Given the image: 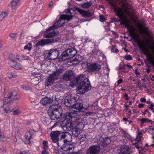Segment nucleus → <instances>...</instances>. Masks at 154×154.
<instances>
[{
    "label": "nucleus",
    "mask_w": 154,
    "mask_h": 154,
    "mask_svg": "<svg viewBox=\"0 0 154 154\" xmlns=\"http://www.w3.org/2000/svg\"><path fill=\"white\" fill-rule=\"evenodd\" d=\"M63 79L66 81H71L73 86H78L77 92L80 94H84L91 88L89 79L86 78L84 75H79L76 78L72 70L67 71L63 76Z\"/></svg>",
    "instance_id": "nucleus-1"
},
{
    "label": "nucleus",
    "mask_w": 154,
    "mask_h": 154,
    "mask_svg": "<svg viewBox=\"0 0 154 154\" xmlns=\"http://www.w3.org/2000/svg\"><path fill=\"white\" fill-rule=\"evenodd\" d=\"M110 142L111 140L109 138L100 137L94 142L95 144L87 150L86 154H98L102 148V147L106 146Z\"/></svg>",
    "instance_id": "nucleus-2"
},
{
    "label": "nucleus",
    "mask_w": 154,
    "mask_h": 154,
    "mask_svg": "<svg viewBox=\"0 0 154 154\" xmlns=\"http://www.w3.org/2000/svg\"><path fill=\"white\" fill-rule=\"evenodd\" d=\"M110 142L111 140L109 138L100 137L94 142L95 144L87 150L86 154H98L102 148V147L106 146Z\"/></svg>",
    "instance_id": "nucleus-3"
},
{
    "label": "nucleus",
    "mask_w": 154,
    "mask_h": 154,
    "mask_svg": "<svg viewBox=\"0 0 154 154\" xmlns=\"http://www.w3.org/2000/svg\"><path fill=\"white\" fill-rule=\"evenodd\" d=\"M126 3H123L122 4V7L123 10L122 8H115V11L117 15L122 20L120 23L122 25H125V27L127 28H129V21L125 19H124L123 18V16L124 14V11L126 13H129V11L126 8L127 5H128L127 0H123Z\"/></svg>",
    "instance_id": "nucleus-4"
},
{
    "label": "nucleus",
    "mask_w": 154,
    "mask_h": 154,
    "mask_svg": "<svg viewBox=\"0 0 154 154\" xmlns=\"http://www.w3.org/2000/svg\"><path fill=\"white\" fill-rule=\"evenodd\" d=\"M60 107V105L57 104L52 105L49 108L48 113L52 120H57L61 117L62 114L59 112Z\"/></svg>",
    "instance_id": "nucleus-5"
},
{
    "label": "nucleus",
    "mask_w": 154,
    "mask_h": 154,
    "mask_svg": "<svg viewBox=\"0 0 154 154\" xmlns=\"http://www.w3.org/2000/svg\"><path fill=\"white\" fill-rule=\"evenodd\" d=\"M60 21H58L55 23L52 26H50L49 28L47 29L46 32L44 34V37L47 38H51L58 35L59 33V32L58 31H53L50 32H48V31L51 30L55 29H57V27H59L60 26L61 27L64 24L63 23V24L60 25Z\"/></svg>",
    "instance_id": "nucleus-6"
},
{
    "label": "nucleus",
    "mask_w": 154,
    "mask_h": 154,
    "mask_svg": "<svg viewBox=\"0 0 154 154\" xmlns=\"http://www.w3.org/2000/svg\"><path fill=\"white\" fill-rule=\"evenodd\" d=\"M76 53V50L74 48H69L63 52L58 59L60 61H64L73 57Z\"/></svg>",
    "instance_id": "nucleus-7"
},
{
    "label": "nucleus",
    "mask_w": 154,
    "mask_h": 154,
    "mask_svg": "<svg viewBox=\"0 0 154 154\" xmlns=\"http://www.w3.org/2000/svg\"><path fill=\"white\" fill-rule=\"evenodd\" d=\"M60 37H58L53 38L42 39L39 41L35 45L36 47L43 46L45 45L58 42L60 40Z\"/></svg>",
    "instance_id": "nucleus-8"
},
{
    "label": "nucleus",
    "mask_w": 154,
    "mask_h": 154,
    "mask_svg": "<svg viewBox=\"0 0 154 154\" xmlns=\"http://www.w3.org/2000/svg\"><path fill=\"white\" fill-rule=\"evenodd\" d=\"M129 33L130 34V36L136 40L137 44V45L139 49L141 50L144 53H146V45L144 44L143 42H140L136 38L135 34L133 30H129Z\"/></svg>",
    "instance_id": "nucleus-9"
},
{
    "label": "nucleus",
    "mask_w": 154,
    "mask_h": 154,
    "mask_svg": "<svg viewBox=\"0 0 154 154\" xmlns=\"http://www.w3.org/2000/svg\"><path fill=\"white\" fill-rule=\"evenodd\" d=\"M11 99L10 96L4 98L3 101L4 104L0 108V112L2 113H7L10 110L9 107L7 104L9 103Z\"/></svg>",
    "instance_id": "nucleus-10"
},
{
    "label": "nucleus",
    "mask_w": 154,
    "mask_h": 154,
    "mask_svg": "<svg viewBox=\"0 0 154 154\" xmlns=\"http://www.w3.org/2000/svg\"><path fill=\"white\" fill-rule=\"evenodd\" d=\"M59 51L56 49H52L47 51L45 54L47 57H50L52 59H55L57 58L59 55Z\"/></svg>",
    "instance_id": "nucleus-11"
},
{
    "label": "nucleus",
    "mask_w": 154,
    "mask_h": 154,
    "mask_svg": "<svg viewBox=\"0 0 154 154\" xmlns=\"http://www.w3.org/2000/svg\"><path fill=\"white\" fill-rule=\"evenodd\" d=\"M101 67V65L98 63H92L88 67V72H98L100 70Z\"/></svg>",
    "instance_id": "nucleus-12"
},
{
    "label": "nucleus",
    "mask_w": 154,
    "mask_h": 154,
    "mask_svg": "<svg viewBox=\"0 0 154 154\" xmlns=\"http://www.w3.org/2000/svg\"><path fill=\"white\" fill-rule=\"evenodd\" d=\"M78 116L76 112H66L63 115V117L66 119L71 121L72 122L75 121L76 118Z\"/></svg>",
    "instance_id": "nucleus-13"
},
{
    "label": "nucleus",
    "mask_w": 154,
    "mask_h": 154,
    "mask_svg": "<svg viewBox=\"0 0 154 154\" xmlns=\"http://www.w3.org/2000/svg\"><path fill=\"white\" fill-rule=\"evenodd\" d=\"M75 102V99L74 97L67 96L64 99V103L67 106L72 107Z\"/></svg>",
    "instance_id": "nucleus-14"
},
{
    "label": "nucleus",
    "mask_w": 154,
    "mask_h": 154,
    "mask_svg": "<svg viewBox=\"0 0 154 154\" xmlns=\"http://www.w3.org/2000/svg\"><path fill=\"white\" fill-rule=\"evenodd\" d=\"M72 109L74 112H81L83 111V109H85V108L83 106V104L82 103H78L74 104Z\"/></svg>",
    "instance_id": "nucleus-15"
},
{
    "label": "nucleus",
    "mask_w": 154,
    "mask_h": 154,
    "mask_svg": "<svg viewBox=\"0 0 154 154\" xmlns=\"http://www.w3.org/2000/svg\"><path fill=\"white\" fill-rule=\"evenodd\" d=\"M60 135V131H52L50 134L51 139L53 142L56 143L58 141L59 136Z\"/></svg>",
    "instance_id": "nucleus-16"
},
{
    "label": "nucleus",
    "mask_w": 154,
    "mask_h": 154,
    "mask_svg": "<svg viewBox=\"0 0 154 154\" xmlns=\"http://www.w3.org/2000/svg\"><path fill=\"white\" fill-rule=\"evenodd\" d=\"M75 120V121L73 122L75 125H76V126H75V127L82 131L85 127L84 124L82 122V119L79 118L78 116Z\"/></svg>",
    "instance_id": "nucleus-17"
},
{
    "label": "nucleus",
    "mask_w": 154,
    "mask_h": 154,
    "mask_svg": "<svg viewBox=\"0 0 154 154\" xmlns=\"http://www.w3.org/2000/svg\"><path fill=\"white\" fill-rule=\"evenodd\" d=\"M57 78L52 74L50 75L49 76L46 80L45 81V85L49 86L53 84V82L55 79Z\"/></svg>",
    "instance_id": "nucleus-18"
},
{
    "label": "nucleus",
    "mask_w": 154,
    "mask_h": 154,
    "mask_svg": "<svg viewBox=\"0 0 154 154\" xmlns=\"http://www.w3.org/2000/svg\"><path fill=\"white\" fill-rule=\"evenodd\" d=\"M75 10L82 15L83 16L89 17L92 15L91 13L88 11H85L82 10L81 9L77 8H75Z\"/></svg>",
    "instance_id": "nucleus-19"
},
{
    "label": "nucleus",
    "mask_w": 154,
    "mask_h": 154,
    "mask_svg": "<svg viewBox=\"0 0 154 154\" xmlns=\"http://www.w3.org/2000/svg\"><path fill=\"white\" fill-rule=\"evenodd\" d=\"M119 154H131L129 147L127 145H124L122 146L121 148Z\"/></svg>",
    "instance_id": "nucleus-20"
},
{
    "label": "nucleus",
    "mask_w": 154,
    "mask_h": 154,
    "mask_svg": "<svg viewBox=\"0 0 154 154\" xmlns=\"http://www.w3.org/2000/svg\"><path fill=\"white\" fill-rule=\"evenodd\" d=\"M74 14H64L61 15L60 17V20H59L58 21H60L59 23H60L62 20H66L68 21H70V20L72 19V17L74 16Z\"/></svg>",
    "instance_id": "nucleus-21"
},
{
    "label": "nucleus",
    "mask_w": 154,
    "mask_h": 154,
    "mask_svg": "<svg viewBox=\"0 0 154 154\" xmlns=\"http://www.w3.org/2000/svg\"><path fill=\"white\" fill-rule=\"evenodd\" d=\"M53 99L51 98L45 97L40 101V103L43 105H46L51 103Z\"/></svg>",
    "instance_id": "nucleus-22"
},
{
    "label": "nucleus",
    "mask_w": 154,
    "mask_h": 154,
    "mask_svg": "<svg viewBox=\"0 0 154 154\" xmlns=\"http://www.w3.org/2000/svg\"><path fill=\"white\" fill-rule=\"evenodd\" d=\"M70 121V120L65 119L62 122L61 125L64 130L66 131L67 129H68Z\"/></svg>",
    "instance_id": "nucleus-23"
},
{
    "label": "nucleus",
    "mask_w": 154,
    "mask_h": 154,
    "mask_svg": "<svg viewBox=\"0 0 154 154\" xmlns=\"http://www.w3.org/2000/svg\"><path fill=\"white\" fill-rule=\"evenodd\" d=\"M117 123L113 122L110 124L109 126L108 127V129L109 132H112L115 130L116 128H117V126H118Z\"/></svg>",
    "instance_id": "nucleus-24"
},
{
    "label": "nucleus",
    "mask_w": 154,
    "mask_h": 154,
    "mask_svg": "<svg viewBox=\"0 0 154 154\" xmlns=\"http://www.w3.org/2000/svg\"><path fill=\"white\" fill-rule=\"evenodd\" d=\"M12 100H17L20 97L19 95L17 92L13 91L9 95Z\"/></svg>",
    "instance_id": "nucleus-25"
},
{
    "label": "nucleus",
    "mask_w": 154,
    "mask_h": 154,
    "mask_svg": "<svg viewBox=\"0 0 154 154\" xmlns=\"http://www.w3.org/2000/svg\"><path fill=\"white\" fill-rule=\"evenodd\" d=\"M69 143L68 142H63V146H61V149L63 150V151H67L68 152H69Z\"/></svg>",
    "instance_id": "nucleus-26"
},
{
    "label": "nucleus",
    "mask_w": 154,
    "mask_h": 154,
    "mask_svg": "<svg viewBox=\"0 0 154 154\" xmlns=\"http://www.w3.org/2000/svg\"><path fill=\"white\" fill-rule=\"evenodd\" d=\"M32 134L30 132H27L25 135L26 143L28 144L30 143V140L31 139Z\"/></svg>",
    "instance_id": "nucleus-27"
},
{
    "label": "nucleus",
    "mask_w": 154,
    "mask_h": 154,
    "mask_svg": "<svg viewBox=\"0 0 154 154\" xmlns=\"http://www.w3.org/2000/svg\"><path fill=\"white\" fill-rule=\"evenodd\" d=\"M64 71V69L62 68L57 69L56 71L53 72L52 74L57 78L58 75L61 74Z\"/></svg>",
    "instance_id": "nucleus-28"
},
{
    "label": "nucleus",
    "mask_w": 154,
    "mask_h": 154,
    "mask_svg": "<svg viewBox=\"0 0 154 154\" xmlns=\"http://www.w3.org/2000/svg\"><path fill=\"white\" fill-rule=\"evenodd\" d=\"M10 60L11 61H12V62L14 64V65H13L12 66V67H13L14 68V69L19 70L20 69H22V66L19 63H16V62L15 60H12V59L10 58Z\"/></svg>",
    "instance_id": "nucleus-29"
},
{
    "label": "nucleus",
    "mask_w": 154,
    "mask_h": 154,
    "mask_svg": "<svg viewBox=\"0 0 154 154\" xmlns=\"http://www.w3.org/2000/svg\"><path fill=\"white\" fill-rule=\"evenodd\" d=\"M81 130L75 127L72 130V135L75 136V137H78L79 135L80 134L81 132Z\"/></svg>",
    "instance_id": "nucleus-30"
},
{
    "label": "nucleus",
    "mask_w": 154,
    "mask_h": 154,
    "mask_svg": "<svg viewBox=\"0 0 154 154\" xmlns=\"http://www.w3.org/2000/svg\"><path fill=\"white\" fill-rule=\"evenodd\" d=\"M19 2V0H13L11 1V6L12 9H15Z\"/></svg>",
    "instance_id": "nucleus-31"
},
{
    "label": "nucleus",
    "mask_w": 154,
    "mask_h": 154,
    "mask_svg": "<svg viewBox=\"0 0 154 154\" xmlns=\"http://www.w3.org/2000/svg\"><path fill=\"white\" fill-rule=\"evenodd\" d=\"M66 137L65 140H63V142H71L72 139V136L69 133H67V135H66Z\"/></svg>",
    "instance_id": "nucleus-32"
},
{
    "label": "nucleus",
    "mask_w": 154,
    "mask_h": 154,
    "mask_svg": "<svg viewBox=\"0 0 154 154\" xmlns=\"http://www.w3.org/2000/svg\"><path fill=\"white\" fill-rule=\"evenodd\" d=\"M39 78L40 77H35L33 79H31V82L34 85H37L39 82Z\"/></svg>",
    "instance_id": "nucleus-33"
},
{
    "label": "nucleus",
    "mask_w": 154,
    "mask_h": 154,
    "mask_svg": "<svg viewBox=\"0 0 154 154\" xmlns=\"http://www.w3.org/2000/svg\"><path fill=\"white\" fill-rule=\"evenodd\" d=\"M92 2L91 1L87 2L82 4V7L85 8H88L92 5Z\"/></svg>",
    "instance_id": "nucleus-34"
},
{
    "label": "nucleus",
    "mask_w": 154,
    "mask_h": 154,
    "mask_svg": "<svg viewBox=\"0 0 154 154\" xmlns=\"http://www.w3.org/2000/svg\"><path fill=\"white\" fill-rule=\"evenodd\" d=\"M71 121H70L69 122V124L68 125V129H67L66 130V131H70L71 130H72L74 128H75V126H74L73 125L74 124V123H71Z\"/></svg>",
    "instance_id": "nucleus-35"
},
{
    "label": "nucleus",
    "mask_w": 154,
    "mask_h": 154,
    "mask_svg": "<svg viewBox=\"0 0 154 154\" xmlns=\"http://www.w3.org/2000/svg\"><path fill=\"white\" fill-rule=\"evenodd\" d=\"M141 33H145L146 35H149L151 34L150 32L149 29V28L147 27H145L144 29V30H140Z\"/></svg>",
    "instance_id": "nucleus-36"
},
{
    "label": "nucleus",
    "mask_w": 154,
    "mask_h": 154,
    "mask_svg": "<svg viewBox=\"0 0 154 154\" xmlns=\"http://www.w3.org/2000/svg\"><path fill=\"white\" fill-rule=\"evenodd\" d=\"M8 15V14L5 12H2L0 14V21L3 20Z\"/></svg>",
    "instance_id": "nucleus-37"
},
{
    "label": "nucleus",
    "mask_w": 154,
    "mask_h": 154,
    "mask_svg": "<svg viewBox=\"0 0 154 154\" xmlns=\"http://www.w3.org/2000/svg\"><path fill=\"white\" fill-rule=\"evenodd\" d=\"M65 11L66 13L67 14L69 13L71 15L75 14V11L72 8L66 10H65Z\"/></svg>",
    "instance_id": "nucleus-38"
},
{
    "label": "nucleus",
    "mask_w": 154,
    "mask_h": 154,
    "mask_svg": "<svg viewBox=\"0 0 154 154\" xmlns=\"http://www.w3.org/2000/svg\"><path fill=\"white\" fill-rule=\"evenodd\" d=\"M140 121L142 123L141 125H142L144 123L146 122H152L151 120L147 118H142L140 119Z\"/></svg>",
    "instance_id": "nucleus-39"
},
{
    "label": "nucleus",
    "mask_w": 154,
    "mask_h": 154,
    "mask_svg": "<svg viewBox=\"0 0 154 154\" xmlns=\"http://www.w3.org/2000/svg\"><path fill=\"white\" fill-rule=\"evenodd\" d=\"M86 138V135L84 134L80 135L78 137L79 139L81 142H82L85 141Z\"/></svg>",
    "instance_id": "nucleus-40"
},
{
    "label": "nucleus",
    "mask_w": 154,
    "mask_h": 154,
    "mask_svg": "<svg viewBox=\"0 0 154 154\" xmlns=\"http://www.w3.org/2000/svg\"><path fill=\"white\" fill-rule=\"evenodd\" d=\"M8 77L9 78H14L17 77V75L15 73H11L8 74Z\"/></svg>",
    "instance_id": "nucleus-41"
},
{
    "label": "nucleus",
    "mask_w": 154,
    "mask_h": 154,
    "mask_svg": "<svg viewBox=\"0 0 154 154\" xmlns=\"http://www.w3.org/2000/svg\"><path fill=\"white\" fill-rule=\"evenodd\" d=\"M115 45H112L111 47V52L117 53L119 52V50L118 49L115 48Z\"/></svg>",
    "instance_id": "nucleus-42"
},
{
    "label": "nucleus",
    "mask_w": 154,
    "mask_h": 154,
    "mask_svg": "<svg viewBox=\"0 0 154 154\" xmlns=\"http://www.w3.org/2000/svg\"><path fill=\"white\" fill-rule=\"evenodd\" d=\"M22 88L25 90L27 91L29 90L30 88V87L28 85H24L22 86Z\"/></svg>",
    "instance_id": "nucleus-43"
},
{
    "label": "nucleus",
    "mask_w": 154,
    "mask_h": 154,
    "mask_svg": "<svg viewBox=\"0 0 154 154\" xmlns=\"http://www.w3.org/2000/svg\"><path fill=\"white\" fill-rule=\"evenodd\" d=\"M67 133H64L60 132V137L62 139H65L66 137V135H67Z\"/></svg>",
    "instance_id": "nucleus-44"
},
{
    "label": "nucleus",
    "mask_w": 154,
    "mask_h": 154,
    "mask_svg": "<svg viewBox=\"0 0 154 154\" xmlns=\"http://www.w3.org/2000/svg\"><path fill=\"white\" fill-rule=\"evenodd\" d=\"M75 60H78V62H80L82 60V58L81 56L78 55L76 56Z\"/></svg>",
    "instance_id": "nucleus-45"
},
{
    "label": "nucleus",
    "mask_w": 154,
    "mask_h": 154,
    "mask_svg": "<svg viewBox=\"0 0 154 154\" xmlns=\"http://www.w3.org/2000/svg\"><path fill=\"white\" fill-rule=\"evenodd\" d=\"M17 35V33H11L9 34V36L10 38H12L14 39L15 38H16Z\"/></svg>",
    "instance_id": "nucleus-46"
},
{
    "label": "nucleus",
    "mask_w": 154,
    "mask_h": 154,
    "mask_svg": "<svg viewBox=\"0 0 154 154\" xmlns=\"http://www.w3.org/2000/svg\"><path fill=\"white\" fill-rule=\"evenodd\" d=\"M7 140V138L4 135L0 134V140L4 141Z\"/></svg>",
    "instance_id": "nucleus-47"
},
{
    "label": "nucleus",
    "mask_w": 154,
    "mask_h": 154,
    "mask_svg": "<svg viewBox=\"0 0 154 154\" xmlns=\"http://www.w3.org/2000/svg\"><path fill=\"white\" fill-rule=\"evenodd\" d=\"M42 143L44 145V149H45L46 148L48 147V142L46 141H43L42 142Z\"/></svg>",
    "instance_id": "nucleus-48"
},
{
    "label": "nucleus",
    "mask_w": 154,
    "mask_h": 154,
    "mask_svg": "<svg viewBox=\"0 0 154 154\" xmlns=\"http://www.w3.org/2000/svg\"><path fill=\"white\" fill-rule=\"evenodd\" d=\"M125 59L127 60H131L132 59V58L131 56L129 55L125 56Z\"/></svg>",
    "instance_id": "nucleus-49"
},
{
    "label": "nucleus",
    "mask_w": 154,
    "mask_h": 154,
    "mask_svg": "<svg viewBox=\"0 0 154 154\" xmlns=\"http://www.w3.org/2000/svg\"><path fill=\"white\" fill-rule=\"evenodd\" d=\"M140 25L142 28H144L145 27H146L145 26V23L144 20H142V23L140 24Z\"/></svg>",
    "instance_id": "nucleus-50"
},
{
    "label": "nucleus",
    "mask_w": 154,
    "mask_h": 154,
    "mask_svg": "<svg viewBox=\"0 0 154 154\" xmlns=\"http://www.w3.org/2000/svg\"><path fill=\"white\" fill-rule=\"evenodd\" d=\"M100 21L101 22H103L105 20V19L104 16L103 15H100Z\"/></svg>",
    "instance_id": "nucleus-51"
},
{
    "label": "nucleus",
    "mask_w": 154,
    "mask_h": 154,
    "mask_svg": "<svg viewBox=\"0 0 154 154\" xmlns=\"http://www.w3.org/2000/svg\"><path fill=\"white\" fill-rule=\"evenodd\" d=\"M69 151L70 150H72L73 149V145L72 142H70L69 143Z\"/></svg>",
    "instance_id": "nucleus-52"
},
{
    "label": "nucleus",
    "mask_w": 154,
    "mask_h": 154,
    "mask_svg": "<svg viewBox=\"0 0 154 154\" xmlns=\"http://www.w3.org/2000/svg\"><path fill=\"white\" fill-rule=\"evenodd\" d=\"M126 65L124 64L123 66L120 65L119 67V70H121L123 69H125V68Z\"/></svg>",
    "instance_id": "nucleus-53"
},
{
    "label": "nucleus",
    "mask_w": 154,
    "mask_h": 154,
    "mask_svg": "<svg viewBox=\"0 0 154 154\" xmlns=\"http://www.w3.org/2000/svg\"><path fill=\"white\" fill-rule=\"evenodd\" d=\"M17 154H29V153L28 151H24L18 152Z\"/></svg>",
    "instance_id": "nucleus-54"
},
{
    "label": "nucleus",
    "mask_w": 154,
    "mask_h": 154,
    "mask_svg": "<svg viewBox=\"0 0 154 154\" xmlns=\"http://www.w3.org/2000/svg\"><path fill=\"white\" fill-rule=\"evenodd\" d=\"M142 137L141 136H137L136 138V140L137 141V142H139L141 140Z\"/></svg>",
    "instance_id": "nucleus-55"
},
{
    "label": "nucleus",
    "mask_w": 154,
    "mask_h": 154,
    "mask_svg": "<svg viewBox=\"0 0 154 154\" xmlns=\"http://www.w3.org/2000/svg\"><path fill=\"white\" fill-rule=\"evenodd\" d=\"M148 60L149 61L150 63L152 64L154 66V60L152 58H150Z\"/></svg>",
    "instance_id": "nucleus-56"
},
{
    "label": "nucleus",
    "mask_w": 154,
    "mask_h": 154,
    "mask_svg": "<svg viewBox=\"0 0 154 154\" xmlns=\"http://www.w3.org/2000/svg\"><path fill=\"white\" fill-rule=\"evenodd\" d=\"M13 114L14 115H17L18 114L20 113V111L18 110H15L13 112Z\"/></svg>",
    "instance_id": "nucleus-57"
},
{
    "label": "nucleus",
    "mask_w": 154,
    "mask_h": 154,
    "mask_svg": "<svg viewBox=\"0 0 154 154\" xmlns=\"http://www.w3.org/2000/svg\"><path fill=\"white\" fill-rule=\"evenodd\" d=\"M22 57L23 58L24 60H28L29 59V57L28 56L26 55H22Z\"/></svg>",
    "instance_id": "nucleus-58"
},
{
    "label": "nucleus",
    "mask_w": 154,
    "mask_h": 154,
    "mask_svg": "<svg viewBox=\"0 0 154 154\" xmlns=\"http://www.w3.org/2000/svg\"><path fill=\"white\" fill-rule=\"evenodd\" d=\"M78 60H75V58L73 59L72 60V62L73 63H74L75 64H77L79 63V62H78Z\"/></svg>",
    "instance_id": "nucleus-59"
},
{
    "label": "nucleus",
    "mask_w": 154,
    "mask_h": 154,
    "mask_svg": "<svg viewBox=\"0 0 154 154\" xmlns=\"http://www.w3.org/2000/svg\"><path fill=\"white\" fill-rule=\"evenodd\" d=\"M154 107V105L153 104H151L149 107V109H151V110L153 111V107Z\"/></svg>",
    "instance_id": "nucleus-60"
},
{
    "label": "nucleus",
    "mask_w": 154,
    "mask_h": 154,
    "mask_svg": "<svg viewBox=\"0 0 154 154\" xmlns=\"http://www.w3.org/2000/svg\"><path fill=\"white\" fill-rule=\"evenodd\" d=\"M24 49H27L29 51L31 50V48L29 47H28L27 45H26L24 47Z\"/></svg>",
    "instance_id": "nucleus-61"
},
{
    "label": "nucleus",
    "mask_w": 154,
    "mask_h": 154,
    "mask_svg": "<svg viewBox=\"0 0 154 154\" xmlns=\"http://www.w3.org/2000/svg\"><path fill=\"white\" fill-rule=\"evenodd\" d=\"M144 106V104L143 103H140L138 104V107H139L140 108H143Z\"/></svg>",
    "instance_id": "nucleus-62"
},
{
    "label": "nucleus",
    "mask_w": 154,
    "mask_h": 154,
    "mask_svg": "<svg viewBox=\"0 0 154 154\" xmlns=\"http://www.w3.org/2000/svg\"><path fill=\"white\" fill-rule=\"evenodd\" d=\"M42 154H49V153L46 150H42Z\"/></svg>",
    "instance_id": "nucleus-63"
},
{
    "label": "nucleus",
    "mask_w": 154,
    "mask_h": 154,
    "mask_svg": "<svg viewBox=\"0 0 154 154\" xmlns=\"http://www.w3.org/2000/svg\"><path fill=\"white\" fill-rule=\"evenodd\" d=\"M123 81V80L122 79H119V80H118L117 81V83L118 84H120L121 83H122V82Z\"/></svg>",
    "instance_id": "nucleus-64"
}]
</instances>
